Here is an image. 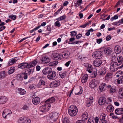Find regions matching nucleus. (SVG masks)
<instances>
[{"label":"nucleus","instance_id":"1","mask_svg":"<svg viewBox=\"0 0 123 123\" xmlns=\"http://www.w3.org/2000/svg\"><path fill=\"white\" fill-rule=\"evenodd\" d=\"M119 65L118 63L116 62H112L110 64V69L111 71L115 72L118 69L120 68L118 67Z\"/></svg>","mask_w":123,"mask_h":123},{"label":"nucleus","instance_id":"2","mask_svg":"<svg viewBox=\"0 0 123 123\" xmlns=\"http://www.w3.org/2000/svg\"><path fill=\"white\" fill-rule=\"evenodd\" d=\"M77 107L74 105H71L70 106V115L71 116L76 115L78 111Z\"/></svg>","mask_w":123,"mask_h":123},{"label":"nucleus","instance_id":"3","mask_svg":"<svg viewBox=\"0 0 123 123\" xmlns=\"http://www.w3.org/2000/svg\"><path fill=\"white\" fill-rule=\"evenodd\" d=\"M50 107V105L49 103H47L41 106L40 107V110L42 112H45L49 111Z\"/></svg>","mask_w":123,"mask_h":123},{"label":"nucleus","instance_id":"4","mask_svg":"<svg viewBox=\"0 0 123 123\" xmlns=\"http://www.w3.org/2000/svg\"><path fill=\"white\" fill-rule=\"evenodd\" d=\"M56 73L55 71L51 70L47 76V77L50 80H55L56 78Z\"/></svg>","mask_w":123,"mask_h":123},{"label":"nucleus","instance_id":"5","mask_svg":"<svg viewBox=\"0 0 123 123\" xmlns=\"http://www.w3.org/2000/svg\"><path fill=\"white\" fill-rule=\"evenodd\" d=\"M12 112L9 109H6L3 112L2 116L5 119H6L7 117L9 116Z\"/></svg>","mask_w":123,"mask_h":123},{"label":"nucleus","instance_id":"6","mask_svg":"<svg viewBox=\"0 0 123 123\" xmlns=\"http://www.w3.org/2000/svg\"><path fill=\"white\" fill-rule=\"evenodd\" d=\"M98 84V81L95 79L92 80L89 83V86L92 88H94Z\"/></svg>","mask_w":123,"mask_h":123},{"label":"nucleus","instance_id":"7","mask_svg":"<svg viewBox=\"0 0 123 123\" xmlns=\"http://www.w3.org/2000/svg\"><path fill=\"white\" fill-rule=\"evenodd\" d=\"M93 63L94 66L98 67L102 64V62L101 59H98L94 60L93 61Z\"/></svg>","mask_w":123,"mask_h":123},{"label":"nucleus","instance_id":"8","mask_svg":"<svg viewBox=\"0 0 123 123\" xmlns=\"http://www.w3.org/2000/svg\"><path fill=\"white\" fill-rule=\"evenodd\" d=\"M102 55V52L100 51H97L93 52V57L94 58H98V59L101 57Z\"/></svg>","mask_w":123,"mask_h":123},{"label":"nucleus","instance_id":"9","mask_svg":"<svg viewBox=\"0 0 123 123\" xmlns=\"http://www.w3.org/2000/svg\"><path fill=\"white\" fill-rule=\"evenodd\" d=\"M59 116V114L58 113L56 112H53L51 116L50 119L54 121H56Z\"/></svg>","mask_w":123,"mask_h":123},{"label":"nucleus","instance_id":"10","mask_svg":"<svg viewBox=\"0 0 123 123\" xmlns=\"http://www.w3.org/2000/svg\"><path fill=\"white\" fill-rule=\"evenodd\" d=\"M31 71V70L29 68H28L26 70L25 72L23 74L24 79H27V76L30 74Z\"/></svg>","mask_w":123,"mask_h":123},{"label":"nucleus","instance_id":"11","mask_svg":"<svg viewBox=\"0 0 123 123\" xmlns=\"http://www.w3.org/2000/svg\"><path fill=\"white\" fill-rule=\"evenodd\" d=\"M106 116L105 114L103 113L100 115V119L101 121H100V123H107V121L105 120Z\"/></svg>","mask_w":123,"mask_h":123},{"label":"nucleus","instance_id":"12","mask_svg":"<svg viewBox=\"0 0 123 123\" xmlns=\"http://www.w3.org/2000/svg\"><path fill=\"white\" fill-rule=\"evenodd\" d=\"M18 67L22 69L26 68H29V63H23L20 64L18 65Z\"/></svg>","mask_w":123,"mask_h":123},{"label":"nucleus","instance_id":"13","mask_svg":"<svg viewBox=\"0 0 123 123\" xmlns=\"http://www.w3.org/2000/svg\"><path fill=\"white\" fill-rule=\"evenodd\" d=\"M93 101V98L92 97H91L87 98L86 100V104L87 106L88 107L90 106Z\"/></svg>","mask_w":123,"mask_h":123},{"label":"nucleus","instance_id":"14","mask_svg":"<svg viewBox=\"0 0 123 123\" xmlns=\"http://www.w3.org/2000/svg\"><path fill=\"white\" fill-rule=\"evenodd\" d=\"M106 84L105 83L101 84L99 85V90L101 92H102L105 90L106 89Z\"/></svg>","mask_w":123,"mask_h":123},{"label":"nucleus","instance_id":"15","mask_svg":"<svg viewBox=\"0 0 123 123\" xmlns=\"http://www.w3.org/2000/svg\"><path fill=\"white\" fill-rule=\"evenodd\" d=\"M106 99L104 97H100L98 101V103L100 105H102L105 102Z\"/></svg>","mask_w":123,"mask_h":123},{"label":"nucleus","instance_id":"16","mask_svg":"<svg viewBox=\"0 0 123 123\" xmlns=\"http://www.w3.org/2000/svg\"><path fill=\"white\" fill-rule=\"evenodd\" d=\"M7 100V98L5 96H0V104L5 103Z\"/></svg>","mask_w":123,"mask_h":123},{"label":"nucleus","instance_id":"17","mask_svg":"<svg viewBox=\"0 0 123 123\" xmlns=\"http://www.w3.org/2000/svg\"><path fill=\"white\" fill-rule=\"evenodd\" d=\"M41 61L43 63H47L50 61V59L48 57L43 56L41 59Z\"/></svg>","mask_w":123,"mask_h":123},{"label":"nucleus","instance_id":"18","mask_svg":"<svg viewBox=\"0 0 123 123\" xmlns=\"http://www.w3.org/2000/svg\"><path fill=\"white\" fill-rule=\"evenodd\" d=\"M51 57L56 60H61V55L56 53H53Z\"/></svg>","mask_w":123,"mask_h":123},{"label":"nucleus","instance_id":"19","mask_svg":"<svg viewBox=\"0 0 123 123\" xmlns=\"http://www.w3.org/2000/svg\"><path fill=\"white\" fill-rule=\"evenodd\" d=\"M45 84V82L42 80H40L38 84L37 85V87L38 88H41L42 86H44Z\"/></svg>","mask_w":123,"mask_h":123},{"label":"nucleus","instance_id":"20","mask_svg":"<svg viewBox=\"0 0 123 123\" xmlns=\"http://www.w3.org/2000/svg\"><path fill=\"white\" fill-rule=\"evenodd\" d=\"M40 102V98L37 97H35L32 99V102L35 105L38 104Z\"/></svg>","mask_w":123,"mask_h":123},{"label":"nucleus","instance_id":"21","mask_svg":"<svg viewBox=\"0 0 123 123\" xmlns=\"http://www.w3.org/2000/svg\"><path fill=\"white\" fill-rule=\"evenodd\" d=\"M51 70L48 67H47L43 69V70L42 73L44 75L49 74Z\"/></svg>","mask_w":123,"mask_h":123},{"label":"nucleus","instance_id":"22","mask_svg":"<svg viewBox=\"0 0 123 123\" xmlns=\"http://www.w3.org/2000/svg\"><path fill=\"white\" fill-rule=\"evenodd\" d=\"M115 113L117 115H120L123 114V108H118L115 111Z\"/></svg>","mask_w":123,"mask_h":123},{"label":"nucleus","instance_id":"23","mask_svg":"<svg viewBox=\"0 0 123 123\" xmlns=\"http://www.w3.org/2000/svg\"><path fill=\"white\" fill-rule=\"evenodd\" d=\"M60 84V81L58 80H55L52 83V85L54 87H57Z\"/></svg>","mask_w":123,"mask_h":123},{"label":"nucleus","instance_id":"24","mask_svg":"<svg viewBox=\"0 0 123 123\" xmlns=\"http://www.w3.org/2000/svg\"><path fill=\"white\" fill-rule=\"evenodd\" d=\"M68 73V71H65L64 72H61L59 73V75L62 78H63L65 77V76L67 75Z\"/></svg>","mask_w":123,"mask_h":123},{"label":"nucleus","instance_id":"25","mask_svg":"<svg viewBox=\"0 0 123 123\" xmlns=\"http://www.w3.org/2000/svg\"><path fill=\"white\" fill-rule=\"evenodd\" d=\"M115 58L117 59L118 63L119 65L122 63L123 61V58L121 56H119L117 57H115Z\"/></svg>","mask_w":123,"mask_h":123},{"label":"nucleus","instance_id":"26","mask_svg":"<svg viewBox=\"0 0 123 123\" xmlns=\"http://www.w3.org/2000/svg\"><path fill=\"white\" fill-rule=\"evenodd\" d=\"M88 75L87 74L84 75L81 79V82L82 83H84L86 82L88 79Z\"/></svg>","mask_w":123,"mask_h":123},{"label":"nucleus","instance_id":"27","mask_svg":"<svg viewBox=\"0 0 123 123\" xmlns=\"http://www.w3.org/2000/svg\"><path fill=\"white\" fill-rule=\"evenodd\" d=\"M38 62L36 60H34L29 63V68L33 67L36 65Z\"/></svg>","mask_w":123,"mask_h":123},{"label":"nucleus","instance_id":"28","mask_svg":"<svg viewBox=\"0 0 123 123\" xmlns=\"http://www.w3.org/2000/svg\"><path fill=\"white\" fill-rule=\"evenodd\" d=\"M115 51L116 54H118L121 51L120 47L118 45L116 46L115 47Z\"/></svg>","mask_w":123,"mask_h":123},{"label":"nucleus","instance_id":"29","mask_svg":"<svg viewBox=\"0 0 123 123\" xmlns=\"http://www.w3.org/2000/svg\"><path fill=\"white\" fill-rule=\"evenodd\" d=\"M16 61V60L14 58H12L8 62V65L9 66L14 64Z\"/></svg>","mask_w":123,"mask_h":123},{"label":"nucleus","instance_id":"30","mask_svg":"<svg viewBox=\"0 0 123 123\" xmlns=\"http://www.w3.org/2000/svg\"><path fill=\"white\" fill-rule=\"evenodd\" d=\"M18 90L19 93L21 95H24L26 93V92L25 90L20 88H18Z\"/></svg>","mask_w":123,"mask_h":123},{"label":"nucleus","instance_id":"31","mask_svg":"<svg viewBox=\"0 0 123 123\" xmlns=\"http://www.w3.org/2000/svg\"><path fill=\"white\" fill-rule=\"evenodd\" d=\"M106 72V70L105 68H102L101 69V71L98 72V74L99 75H103L105 74Z\"/></svg>","mask_w":123,"mask_h":123},{"label":"nucleus","instance_id":"32","mask_svg":"<svg viewBox=\"0 0 123 123\" xmlns=\"http://www.w3.org/2000/svg\"><path fill=\"white\" fill-rule=\"evenodd\" d=\"M55 98L54 97H51L46 101V102H49V103H52L54 102L55 101Z\"/></svg>","mask_w":123,"mask_h":123},{"label":"nucleus","instance_id":"33","mask_svg":"<svg viewBox=\"0 0 123 123\" xmlns=\"http://www.w3.org/2000/svg\"><path fill=\"white\" fill-rule=\"evenodd\" d=\"M106 109L109 111L111 112H113L114 110V107L111 105L108 106L106 108Z\"/></svg>","mask_w":123,"mask_h":123},{"label":"nucleus","instance_id":"34","mask_svg":"<svg viewBox=\"0 0 123 123\" xmlns=\"http://www.w3.org/2000/svg\"><path fill=\"white\" fill-rule=\"evenodd\" d=\"M119 96L121 98H123V90L122 89H120L118 92Z\"/></svg>","mask_w":123,"mask_h":123},{"label":"nucleus","instance_id":"35","mask_svg":"<svg viewBox=\"0 0 123 123\" xmlns=\"http://www.w3.org/2000/svg\"><path fill=\"white\" fill-rule=\"evenodd\" d=\"M92 65L89 64H88L87 69V70L89 73H92Z\"/></svg>","mask_w":123,"mask_h":123},{"label":"nucleus","instance_id":"36","mask_svg":"<svg viewBox=\"0 0 123 123\" xmlns=\"http://www.w3.org/2000/svg\"><path fill=\"white\" fill-rule=\"evenodd\" d=\"M15 69V68L14 67H12L10 68L9 70L8 71V73L9 74H11L14 72Z\"/></svg>","mask_w":123,"mask_h":123},{"label":"nucleus","instance_id":"37","mask_svg":"<svg viewBox=\"0 0 123 123\" xmlns=\"http://www.w3.org/2000/svg\"><path fill=\"white\" fill-rule=\"evenodd\" d=\"M58 63V62L57 61L51 62L49 63V66H56Z\"/></svg>","mask_w":123,"mask_h":123},{"label":"nucleus","instance_id":"38","mask_svg":"<svg viewBox=\"0 0 123 123\" xmlns=\"http://www.w3.org/2000/svg\"><path fill=\"white\" fill-rule=\"evenodd\" d=\"M104 52L107 55L111 53V51L109 48H105L104 50Z\"/></svg>","mask_w":123,"mask_h":123},{"label":"nucleus","instance_id":"39","mask_svg":"<svg viewBox=\"0 0 123 123\" xmlns=\"http://www.w3.org/2000/svg\"><path fill=\"white\" fill-rule=\"evenodd\" d=\"M117 81L118 83L119 84L123 83V76H121L119 78Z\"/></svg>","mask_w":123,"mask_h":123},{"label":"nucleus","instance_id":"40","mask_svg":"<svg viewBox=\"0 0 123 123\" xmlns=\"http://www.w3.org/2000/svg\"><path fill=\"white\" fill-rule=\"evenodd\" d=\"M82 0H79L75 2V6L78 7L80 6L82 3Z\"/></svg>","mask_w":123,"mask_h":123},{"label":"nucleus","instance_id":"41","mask_svg":"<svg viewBox=\"0 0 123 123\" xmlns=\"http://www.w3.org/2000/svg\"><path fill=\"white\" fill-rule=\"evenodd\" d=\"M82 117L83 118V119L84 120H86L87 119L88 117V115L87 112H85L83 113L82 115Z\"/></svg>","mask_w":123,"mask_h":123},{"label":"nucleus","instance_id":"42","mask_svg":"<svg viewBox=\"0 0 123 123\" xmlns=\"http://www.w3.org/2000/svg\"><path fill=\"white\" fill-rule=\"evenodd\" d=\"M5 75V71H2L0 73V78H4Z\"/></svg>","mask_w":123,"mask_h":123},{"label":"nucleus","instance_id":"43","mask_svg":"<svg viewBox=\"0 0 123 123\" xmlns=\"http://www.w3.org/2000/svg\"><path fill=\"white\" fill-rule=\"evenodd\" d=\"M25 117H22L20 118L18 120V122H20L21 121V123H24L25 120L26 119Z\"/></svg>","mask_w":123,"mask_h":123},{"label":"nucleus","instance_id":"44","mask_svg":"<svg viewBox=\"0 0 123 123\" xmlns=\"http://www.w3.org/2000/svg\"><path fill=\"white\" fill-rule=\"evenodd\" d=\"M116 88L114 86H112L110 90V92L111 93H114L116 91Z\"/></svg>","mask_w":123,"mask_h":123},{"label":"nucleus","instance_id":"45","mask_svg":"<svg viewBox=\"0 0 123 123\" xmlns=\"http://www.w3.org/2000/svg\"><path fill=\"white\" fill-rule=\"evenodd\" d=\"M23 77L21 74H18L16 76V78L18 80H22L23 78Z\"/></svg>","mask_w":123,"mask_h":123},{"label":"nucleus","instance_id":"46","mask_svg":"<svg viewBox=\"0 0 123 123\" xmlns=\"http://www.w3.org/2000/svg\"><path fill=\"white\" fill-rule=\"evenodd\" d=\"M59 20H57V21L55 23V26H57L59 27L61 26V25L59 22Z\"/></svg>","mask_w":123,"mask_h":123},{"label":"nucleus","instance_id":"47","mask_svg":"<svg viewBox=\"0 0 123 123\" xmlns=\"http://www.w3.org/2000/svg\"><path fill=\"white\" fill-rule=\"evenodd\" d=\"M66 18V17L64 15L61 16L59 18H56V19L57 20H59V21H61L62 20Z\"/></svg>","mask_w":123,"mask_h":123},{"label":"nucleus","instance_id":"48","mask_svg":"<svg viewBox=\"0 0 123 123\" xmlns=\"http://www.w3.org/2000/svg\"><path fill=\"white\" fill-rule=\"evenodd\" d=\"M79 89L80 90V91L79 92H78L77 93H75V94L76 95H78L81 94H82L83 90L82 87L80 86L79 87Z\"/></svg>","mask_w":123,"mask_h":123},{"label":"nucleus","instance_id":"49","mask_svg":"<svg viewBox=\"0 0 123 123\" xmlns=\"http://www.w3.org/2000/svg\"><path fill=\"white\" fill-rule=\"evenodd\" d=\"M81 42H82L81 41H76L70 43V44H76L79 43H81Z\"/></svg>","mask_w":123,"mask_h":123},{"label":"nucleus","instance_id":"50","mask_svg":"<svg viewBox=\"0 0 123 123\" xmlns=\"http://www.w3.org/2000/svg\"><path fill=\"white\" fill-rule=\"evenodd\" d=\"M94 119L92 117H90L88 120L87 123H94Z\"/></svg>","mask_w":123,"mask_h":123},{"label":"nucleus","instance_id":"51","mask_svg":"<svg viewBox=\"0 0 123 123\" xmlns=\"http://www.w3.org/2000/svg\"><path fill=\"white\" fill-rule=\"evenodd\" d=\"M31 121L30 119L26 117L24 123H31Z\"/></svg>","mask_w":123,"mask_h":123},{"label":"nucleus","instance_id":"52","mask_svg":"<svg viewBox=\"0 0 123 123\" xmlns=\"http://www.w3.org/2000/svg\"><path fill=\"white\" fill-rule=\"evenodd\" d=\"M71 36L74 37L77 34L76 32L75 31H73L70 32Z\"/></svg>","mask_w":123,"mask_h":123},{"label":"nucleus","instance_id":"53","mask_svg":"<svg viewBox=\"0 0 123 123\" xmlns=\"http://www.w3.org/2000/svg\"><path fill=\"white\" fill-rule=\"evenodd\" d=\"M118 18V16L117 15H115L113 17L111 18V20L113 21L114 19H117Z\"/></svg>","mask_w":123,"mask_h":123},{"label":"nucleus","instance_id":"54","mask_svg":"<svg viewBox=\"0 0 123 123\" xmlns=\"http://www.w3.org/2000/svg\"><path fill=\"white\" fill-rule=\"evenodd\" d=\"M102 38H99L97 39V42L98 44H100L102 41Z\"/></svg>","mask_w":123,"mask_h":123},{"label":"nucleus","instance_id":"55","mask_svg":"<svg viewBox=\"0 0 123 123\" xmlns=\"http://www.w3.org/2000/svg\"><path fill=\"white\" fill-rule=\"evenodd\" d=\"M120 20H119L117 22H115L113 23V25H116L117 26H119L120 25Z\"/></svg>","mask_w":123,"mask_h":123},{"label":"nucleus","instance_id":"56","mask_svg":"<svg viewBox=\"0 0 123 123\" xmlns=\"http://www.w3.org/2000/svg\"><path fill=\"white\" fill-rule=\"evenodd\" d=\"M97 72H93L92 74V77H95L97 76Z\"/></svg>","mask_w":123,"mask_h":123},{"label":"nucleus","instance_id":"57","mask_svg":"<svg viewBox=\"0 0 123 123\" xmlns=\"http://www.w3.org/2000/svg\"><path fill=\"white\" fill-rule=\"evenodd\" d=\"M10 17L13 20H15L16 19V16L15 15H11L10 16Z\"/></svg>","mask_w":123,"mask_h":123},{"label":"nucleus","instance_id":"58","mask_svg":"<svg viewBox=\"0 0 123 123\" xmlns=\"http://www.w3.org/2000/svg\"><path fill=\"white\" fill-rule=\"evenodd\" d=\"M35 85L33 84L29 86L30 88L32 89H35Z\"/></svg>","mask_w":123,"mask_h":123},{"label":"nucleus","instance_id":"59","mask_svg":"<svg viewBox=\"0 0 123 123\" xmlns=\"http://www.w3.org/2000/svg\"><path fill=\"white\" fill-rule=\"evenodd\" d=\"M111 38V36L110 35H108L106 37V39L107 41H108L110 40Z\"/></svg>","mask_w":123,"mask_h":123},{"label":"nucleus","instance_id":"60","mask_svg":"<svg viewBox=\"0 0 123 123\" xmlns=\"http://www.w3.org/2000/svg\"><path fill=\"white\" fill-rule=\"evenodd\" d=\"M47 29L48 31H49V32L48 33L49 34L50 33L51 29V28L50 27L49 25H48L47 26Z\"/></svg>","mask_w":123,"mask_h":123},{"label":"nucleus","instance_id":"61","mask_svg":"<svg viewBox=\"0 0 123 123\" xmlns=\"http://www.w3.org/2000/svg\"><path fill=\"white\" fill-rule=\"evenodd\" d=\"M23 108L24 110H28L29 108V107L26 105H25L23 106Z\"/></svg>","mask_w":123,"mask_h":123},{"label":"nucleus","instance_id":"62","mask_svg":"<svg viewBox=\"0 0 123 123\" xmlns=\"http://www.w3.org/2000/svg\"><path fill=\"white\" fill-rule=\"evenodd\" d=\"M41 69V67L40 66L38 65L36 67V69L37 71H39Z\"/></svg>","mask_w":123,"mask_h":123},{"label":"nucleus","instance_id":"63","mask_svg":"<svg viewBox=\"0 0 123 123\" xmlns=\"http://www.w3.org/2000/svg\"><path fill=\"white\" fill-rule=\"evenodd\" d=\"M82 35L81 34H79L76 36V38L77 39H79L81 37Z\"/></svg>","mask_w":123,"mask_h":123},{"label":"nucleus","instance_id":"64","mask_svg":"<svg viewBox=\"0 0 123 123\" xmlns=\"http://www.w3.org/2000/svg\"><path fill=\"white\" fill-rule=\"evenodd\" d=\"M6 28V27L5 26H3L0 28V31H2L3 30L5 29Z\"/></svg>","mask_w":123,"mask_h":123}]
</instances>
